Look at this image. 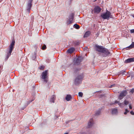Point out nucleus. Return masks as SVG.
<instances>
[{
    "mask_svg": "<svg viewBox=\"0 0 134 134\" xmlns=\"http://www.w3.org/2000/svg\"><path fill=\"white\" fill-rule=\"evenodd\" d=\"M95 48L96 51L101 53L103 57H106L110 54L108 49L102 46L96 45Z\"/></svg>",
    "mask_w": 134,
    "mask_h": 134,
    "instance_id": "1",
    "label": "nucleus"
},
{
    "mask_svg": "<svg viewBox=\"0 0 134 134\" xmlns=\"http://www.w3.org/2000/svg\"><path fill=\"white\" fill-rule=\"evenodd\" d=\"M101 16L104 19L108 20L110 18H113V17L111 15V12L107 10L105 12L101 14Z\"/></svg>",
    "mask_w": 134,
    "mask_h": 134,
    "instance_id": "2",
    "label": "nucleus"
},
{
    "mask_svg": "<svg viewBox=\"0 0 134 134\" xmlns=\"http://www.w3.org/2000/svg\"><path fill=\"white\" fill-rule=\"evenodd\" d=\"M15 41L14 40H13L12 42L9 46V49L8 52L7 53L6 58V59L7 60L9 57L11 55L12 52L14 48V47L15 45Z\"/></svg>",
    "mask_w": 134,
    "mask_h": 134,
    "instance_id": "3",
    "label": "nucleus"
},
{
    "mask_svg": "<svg viewBox=\"0 0 134 134\" xmlns=\"http://www.w3.org/2000/svg\"><path fill=\"white\" fill-rule=\"evenodd\" d=\"M83 77L82 75H79L77 77L75 80V85H77L80 84L82 81Z\"/></svg>",
    "mask_w": 134,
    "mask_h": 134,
    "instance_id": "4",
    "label": "nucleus"
},
{
    "mask_svg": "<svg viewBox=\"0 0 134 134\" xmlns=\"http://www.w3.org/2000/svg\"><path fill=\"white\" fill-rule=\"evenodd\" d=\"M48 70H45L43 71L41 75V77L42 79L44 80V81L46 82H47V78L48 77Z\"/></svg>",
    "mask_w": 134,
    "mask_h": 134,
    "instance_id": "5",
    "label": "nucleus"
},
{
    "mask_svg": "<svg viewBox=\"0 0 134 134\" xmlns=\"http://www.w3.org/2000/svg\"><path fill=\"white\" fill-rule=\"evenodd\" d=\"M127 92L126 90H124L121 91L118 97V99L120 100L122 99L127 94Z\"/></svg>",
    "mask_w": 134,
    "mask_h": 134,
    "instance_id": "6",
    "label": "nucleus"
},
{
    "mask_svg": "<svg viewBox=\"0 0 134 134\" xmlns=\"http://www.w3.org/2000/svg\"><path fill=\"white\" fill-rule=\"evenodd\" d=\"M33 0H28L26 5V10L28 13H30V11L31 9V8L32 6V2Z\"/></svg>",
    "mask_w": 134,
    "mask_h": 134,
    "instance_id": "7",
    "label": "nucleus"
},
{
    "mask_svg": "<svg viewBox=\"0 0 134 134\" xmlns=\"http://www.w3.org/2000/svg\"><path fill=\"white\" fill-rule=\"evenodd\" d=\"M101 8L98 6L95 7L93 10H92V12L94 11V13L96 14H98L101 12Z\"/></svg>",
    "mask_w": 134,
    "mask_h": 134,
    "instance_id": "8",
    "label": "nucleus"
},
{
    "mask_svg": "<svg viewBox=\"0 0 134 134\" xmlns=\"http://www.w3.org/2000/svg\"><path fill=\"white\" fill-rule=\"evenodd\" d=\"M133 62H134V58H128L125 60V63H128Z\"/></svg>",
    "mask_w": 134,
    "mask_h": 134,
    "instance_id": "9",
    "label": "nucleus"
},
{
    "mask_svg": "<svg viewBox=\"0 0 134 134\" xmlns=\"http://www.w3.org/2000/svg\"><path fill=\"white\" fill-rule=\"evenodd\" d=\"M93 124V119H90L88 124V126L89 128L91 127Z\"/></svg>",
    "mask_w": 134,
    "mask_h": 134,
    "instance_id": "10",
    "label": "nucleus"
},
{
    "mask_svg": "<svg viewBox=\"0 0 134 134\" xmlns=\"http://www.w3.org/2000/svg\"><path fill=\"white\" fill-rule=\"evenodd\" d=\"M90 34L91 32L90 31L86 32L83 36V37L85 38L88 37L90 35Z\"/></svg>",
    "mask_w": 134,
    "mask_h": 134,
    "instance_id": "11",
    "label": "nucleus"
},
{
    "mask_svg": "<svg viewBox=\"0 0 134 134\" xmlns=\"http://www.w3.org/2000/svg\"><path fill=\"white\" fill-rule=\"evenodd\" d=\"M55 100V97L54 95H53L50 99V101L51 102L54 103Z\"/></svg>",
    "mask_w": 134,
    "mask_h": 134,
    "instance_id": "12",
    "label": "nucleus"
},
{
    "mask_svg": "<svg viewBox=\"0 0 134 134\" xmlns=\"http://www.w3.org/2000/svg\"><path fill=\"white\" fill-rule=\"evenodd\" d=\"M75 50V48H72L68 49L67 52L68 53H72Z\"/></svg>",
    "mask_w": 134,
    "mask_h": 134,
    "instance_id": "13",
    "label": "nucleus"
},
{
    "mask_svg": "<svg viewBox=\"0 0 134 134\" xmlns=\"http://www.w3.org/2000/svg\"><path fill=\"white\" fill-rule=\"evenodd\" d=\"M72 98V97L71 95H67L65 97V99L67 101H69Z\"/></svg>",
    "mask_w": 134,
    "mask_h": 134,
    "instance_id": "14",
    "label": "nucleus"
},
{
    "mask_svg": "<svg viewBox=\"0 0 134 134\" xmlns=\"http://www.w3.org/2000/svg\"><path fill=\"white\" fill-rule=\"evenodd\" d=\"M81 62V61L79 58H78L76 59V60L75 62V64L76 65H78L79 64L80 62Z\"/></svg>",
    "mask_w": 134,
    "mask_h": 134,
    "instance_id": "15",
    "label": "nucleus"
},
{
    "mask_svg": "<svg viewBox=\"0 0 134 134\" xmlns=\"http://www.w3.org/2000/svg\"><path fill=\"white\" fill-rule=\"evenodd\" d=\"M134 47V42H132V44L129 47L125 48H129L131 49L133 48Z\"/></svg>",
    "mask_w": 134,
    "mask_h": 134,
    "instance_id": "16",
    "label": "nucleus"
},
{
    "mask_svg": "<svg viewBox=\"0 0 134 134\" xmlns=\"http://www.w3.org/2000/svg\"><path fill=\"white\" fill-rule=\"evenodd\" d=\"M74 14L72 13H71L69 17V19L70 18L71 19V20H73V18H74Z\"/></svg>",
    "mask_w": 134,
    "mask_h": 134,
    "instance_id": "17",
    "label": "nucleus"
},
{
    "mask_svg": "<svg viewBox=\"0 0 134 134\" xmlns=\"http://www.w3.org/2000/svg\"><path fill=\"white\" fill-rule=\"evenodd\" d=\"M117 112V109H114L112 111V114H115Z\"/></svg>",
    "mask_w": 134,
    "mask_h": 134,
    "instance_id": "18",
    "label": "nucleus"
},
{
    "mask_svg": "<svg viewBox=\"0 0 134 134\" xmlns=\"http://www.w3.org/2000/svg\"><path fill=\"white\" fill-rule=\"evenodd\" d=\"M74 27L76 29H79L80 28V26L79 25L77 24H75L74 25Z\"/></svg>",
    "mask_w": 134,
    "mask_h": 134,
    "instance_id": "19",
    "label": "nucleus"
},
{
    "mask_svg": "<svg viewBox=\"0 0 134 134\" xmlns=\"http://www.w3.org/2000/svg\"><path fill=\"white\" fill-rule=\"evenodd\" d=\"M71 20V19L70 18L69 19V20L68 21H67V24H70L72 23V20Z\"/></svg>",
    "mask_w": 134,
    "mask_h": 134,
    "instance_id": "20",
    "label": "nucleus"
},
{
    "mask_svg": "<svg viewBox=\"0 0 134 134\" xmlns=\"http://www.w3.org/2000/svg\"><path fill=\"white\" fill-rule=\"evenodd\" d=\"M123 102L124 103V104L126 105H127L129 103V101L128 100H124V101Z\"/></svg>",
    "mask_w": 134,
    "mask_h": 134,
    "instance_id": "21",
    "label": "nucleus"
},
{
    "mask_svg": "<svg viewBox=\"0 0 134 134\" xmlns=\"http://www.w3.org/2000/svg\"><path fill=\"white\" fill-rule=\"evenodd\" d=\"M120 107L121 108H123L124 107V103H119L118 104Z\"/></svg>",
    "mask_w": 134,
    "mask_h": 134,
    "instance_id": "22",
    "label": "nucleus"
},
{
    "mask_svg": "<svg viewBox=\"0 0 134 134\" xmlns=\"http://www.w3.org/2000/svg\"><path fill=\"white\" fill-rule=\"evenodd\" d=\"M129 111L127 109H126L125 110V112L124 113V114L125 115H126L127 114V113L129 112Z\"/></svg>",
    "mask_w": 134,
    "mask_h": 134,
    "instance_id": "23",
    "label": "nucleus"
},
{
    "mask_svg": "<svg viewBox=\"0 0 134 134\" xmlns=\"http://www.w3.org/2000/svg\"><path fill=\"white\" fill-rule=\"evenodd\" d=\"M80 43L79 41H75L74 43V44L75 45H78Z\"/></svg>",
    "mask_w": 134,
    "mask_h": 134,
    "instance_id": "24",
    "label": "nucleus"
},
{
    "mask_svg": "<svg viewBox=\"0 0 134 134\" xmlns=\"http://www.w3.org/2000/svg\"><path fill=\"white\" fill-rule=\"evenodd\" d=\"M83 95V93L81 92H79V96L81 97H82Z\"/></svg>",
    "mask_w": 134,
    "mask_h": 134,
    "instance_id": "25",
    "label": "nucleus"
},
{
    "mask_svg": "<svg viewBox=\"0 0 134 134\" xmlns=\"http://www.w3.org/2000/svg\"><path fill=\"white\" fill-rule=\"evenodd\" d=\"M100 113V110L97 111L95 113L96 115H99Z\"/></svg>",
    "mask_w": 134,
    "mask_h": 134,
    "instance_id": "26",
    "label": "nucleus"
},
{
    "mask_svg": "<svg viewBox=\"0 0 134 134\" xmlns=\"http://www.w3.org/2000/svg\"><path fill=\"white\" fill-rule=\"evenodd\" d=\"M46 47L45 45H43L42 47V50H44L46 49Z\"/></svg>",
    "mask_w": 134,
    "mask_h": 134,
    "instance_id": "27",
    "label": "nucleus"
},
{
    "mask_svg": "<svg viewBox=\"0 0 134 134\" xmlns=\"http://www.w3.org/2000/svg\"><path fill=\"white\" fill-rule=\"evenodd\" d=\"M44 68V66H41L39 67V69L40 70H43Z\"/></svg>",
    "mask_w": 134,
    "mask_h": 134,
    "instance_id": "28",
    "label": "nucleus"
},
{
    "mask_svg": "<svg viewBox=\"0 0 134 134\" xmlns=\"http://www.w3.org/2000/svg\"><path fill=\"white\" fill-rule=\"evenodd\" d=\"M130 33H134V29H133L131 30H130Z\"/></svg>",
    "mask_w": 134,
    "mask_h": 134,
    "instance_id": "29",
    "label": "nucleus"
},
{
    "mask_svg": "<svg viewBox=\"0 0 134 134\" xmlns=\"http://www.w3.org/2000/svg\"><path fill=\"white\" fill-rule=\"evenodd\" d=\"M80 70V69H74V71L75 72H77V71H79Z\"/></svg>",
    "mask_w": 134,
    "mask_h": 134,
    "instance_id": "30",
    "label": "nucleus"
},
{
    "mask_svg": "<svg viewBox=\"0 0 134 134\" xmlns=\"http://www.w3.org/2000/svg\"><path fill=\"white\" fill-rule=\"evenodd\" d=\"M130 113L131 115H134V112L133 111H131L130 112Z\"/></svg>",
    "mask_w": 134,
    "mask_h": 134,
    "instance_id": "31",
    "label": "nucleus"
},
{
    "mask_svg": "<svg viewBox=\"0 0 134 134\" xmlns=\"http://www.w3.org/2000/svg\"><path fill=\"white\" fill-rule=\"evenodd\" d=\"M130 92H131L132 93H133L134 92V88L132 89L130 91Z\"/></svg>",
    "mask_w": 134,
    "mask_h": 134,
    "instance_id": "32",
    "label": "nucleus"
},
{
    "mask_svg": "<svg viewBox=\"0 0 134 134\" xmlns=\"http://www.w3.org/2000/svg\"><path fill=\"white\" fill-rule=\"evenodd\" d=\"M84 50L88 51V48L87 47H86L84 48Z\"/></svg>",
    "mask_w": 134,
    "mask_h": 134,
    "instance_id": "33",
    "label": "nucleus"
},
{
    "mask_svg": "<svg viewBox=\"0 0 134 134\" xmlns=\"http://www.w3.org/2000/svg\"><path fill=\"white\" fill-rule=\"evenodd\" d=\"M115 85V84H113L110 86V88H111L112 87H114Z\"/></svg>",
    "mask_w": 134,
    "mask_h": 134,
    "instance_id": "34",
    "label": "nucleus"
},
{
    "mask_svg": "<svg viewBox=\"0 0 134 134\" xmlns=\"http://www.w3.org/2000/svg\"><path fill=\"white\" fill-rule=\"evenodd\" d=\"M129 107L130 109H132V107L131 105V104H130L129 105Z\"/></svg>",
    "mask_w": 134,
    "mask_h": 134,
    "instance_id": "35",
    "label": "nucleus"
},
{
    "mask_svg": "<svg viewBox=\"0 0 134 134\" xmlns=\"http://www.w3.org/2000/svg\"><path fill=\"white\" fill-rule=\"evenodd\" d=\"M119 102L118 101H117V100H116L114 102V103H118V104H119Z\"/></svg>",
    "mask_w": 134,
    "mask_h": 134,
    "instance_id": "36",
    "label": "nucleus"
},
{
    "mask_svg": "<svg viewBox=\"0 0 134 134\" xmlns=\"http://www.w3.org/2000/svg\"><path fill=\"white\" fill-rule=\"evenodd\" d=\"M79 134H86V133L85 132H81Z\"/></svg>",
    "mask_w": 134,
    "mask_h": 134,
    "instance_id": "37",
    "label": "nucleus"
},
{
    "mask_svg": "<svg viewBox=\"0 0 134 134\" xmlns=\"http://www.w3.org/2000/svg\"><path fill=\"white\" fill-rule=\"evenodd\" d=\"M96 35H97V36H98L99 35V34L98 33H97L96 34Z\"/></svg>",
    "mask_w": 134,
    "mask_h": 134,
    "instance_id": "38",
    "label": "nucleus"
},
{
    "mask_svg": "<svg viewBox=\"0 0 134 134\" xmlns=\"http://www.w3.org/2000/svg\"><path fill=\"white\" fill-rule=\"evenodd\" d=\"M132 16L134 18V15H132Z\"/></svg>",
    "mask_w": 134,
    "mask_h": 134,
    "instance_id": "39",
    "label": "nucleus"
},
{
    "mask_svg": "<svg viewBox=\"0 0 134 134\" xmlns=\"http://www.w3.org/2000/svg\"><path fill=\"white\" fill-rule=\"evenodd\" d=\"M64 134H68V133H65Z\"/></svg>",
    "mask_w": 134,
    "mask_h": 134,
    "instance_id": "40",
    "label": "nucleus"
},
{
    "mask_svg": "<svg viewBox=\"0 0 134 134\" xmlns=\"http://www.w3.org/2000/svg\"><path fill=\"white\" fill-rule=\"evenodd\" d=\"M97 1V0H94V2H95V1Z\"/></svg>",
    "mask_w": 134,
    "mask_h": 134,
    "instance_id": "41",
    "label": "nucleus"
}]
</instances>
